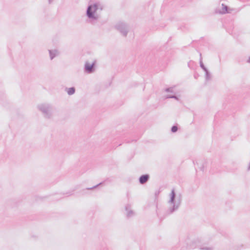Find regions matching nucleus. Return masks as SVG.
<instances>
[{
  "label": "nucleus",
  "instance_id": "aec40b11",
  "mask_svg": "<svg viewBox=\"0 0 250 250\" xmlns=\"http://www.w3.org/2000/svg\"><path fill=\"white\" fill-rule=\"evenodd\" d=\"M51 0H49V2H51Z\"/></svg>",
  "mask_w": 250,
  "mask_h": 250
},
{
  "label": "nucleus",
  "instance_id": "0eeeda50",
  "mask_svg": "<svg viewBox=\"0 0 250 250\" xmlns=\"http://www.w3.org/2000/svg\"><path fill=\"white\" fill-rule=\"evenodd\" d=\"M49 53L50 58L51 60L59 54V52L57 49L49 50Z\"/></svg>",
  "mask_w": 250,
  "mask_h": 250
},
{
  "label": "nucleus",
  "instance_id": "6ab92c4d",
  "mask_svg": "<svg viewBox=\"0 0 250 250\" xmlns=\"http://www.w3.org/2000/svg\"><path fill=\"white\" fill-rule=\"evenodd\" d=\"M248 62H250V58L249 59V60Z\"/></svg>",
  "mask_w": 250,
  "mask_h": 250
},
{
  "label": "nucleus",
  "instance_id": "ddd939ff",
  "mask_svg": "<svg viewBox=\"0 0 250 250\" xmlns=\"http://www.w3.org/2000/svg\"><path fill=\"white\" fill-rule=\"evenodd\" d=\"M200 250H213V249L210 247H204L201 248Z\"/></svg>",
  "mask_w": 250,
  "mask_h": 250
},
{
  "label": "nucleus",
  "instance_id": "f03ea898",
  "mask_svg": "<svg viewBox=\"0 0 250 250\" xmlns=\"http://www.w3.org/2000/svg\"><path fill=\"white\" fill-rule=\"evenodd\" d=\"M169 199L168 201L169 208L167 211L169 213H172L177 210L179 208L182 201L181 196H176L174 189H172L169 195Z\"/></svg>",
  "mask_w": 250,
  "mask_h": 250
},
{
  "label": "nucleus",
  "instance_id": "4468645a",
  "mask_svg": "<svg viewBox=\"0 0 250 250\" xmlns=\"http://www.w3.org/2000/svg\"><path fill=\"white\" fill-rule=\"evenodd\" d=\"M166 98H174V99H176L177 100H178V97L174 95H167L166 96Z\"/></svg>",
  "mask_w": 250,
  "mask_h": 250
},
{
  "label": "nucleus",
  "instance_id": "a211bd4d",
  "mask_svg": "<svg viewBox=\"0 0 250 250\" xmlns=\"http://www.w3.org/2000/svg\"><path fill=\"white\" fill-rule=\"evenodd\" d=\"M194 248V246H191L190 247V248H191V249H192V248Z\"/></svg>",
  "mask_w": 250,
  "mask_h": 250
},
{
  "label": "nucleus",
  "instance_id": "7ed1b4c3",
  "mask_svg": "<svg viewBox=\"0 0 250 250\" xmlns=\"http://www.w3.org/2000/svg\"><path fill=\"white\" fill-rule=\"evenodd\" d=\"M37 109L42 112L45 119H51L53 117L52 106L48 103H41L37 106Z\"/></svg>",
  "mask_w": 250,
  "mask_h": 250
},
{
  "label": "nucleus",
  "instance_id": "423d86ee",
  "mask_svg": "<svg viewBox=\"0 0 250 250\" xmlns=\"http://www.w3.org/2000/svg\"><path fill=\"white\" fill-rule=\"evenodd\" d=\"M232 9H229L227 6L222 4V8L221 9H217L216 12L217 13L225 14L227 13H230Z\"/></svg>",
  "mask_w": 250,
  "mask_h": 250
},
{
  "label": "nucleus",
  "instance_id": "20e7f679",
  "mask_svg": "<svg viewBox=\"0 0 250 250\" xmlns=\"http://www.w3.org/2000/svg\"><path fill=\"white\" fill-rule=\"evenodd\" d=\"M115 28L125 37L126 36L129 29L128 25L122 21L117 23L115 25Z\"/></svg>",
  "mask_w": 250,
  "mask_h": 250
},
{
  "label": "nucleus",
  "instance_id": "f3484780",
  "mask_svg": "<svg viewBox=\"0 0 250 250\" xmlns=\"http://www.w3.org/2000/svg\"><path fill=\"white\" fill-rule=\"evenodd\" d=\"M101 184H102V183H100V184H99V185H101ZM98 185H96V186H95L93 187V188H90L89 189H93V188H96V187H98Z\"/></svg>",
  "mask_w": 250,
  "mask_h": 250
},
{
  "label": "nucleus",
  "instance_id": "39448f33",
  "mask_svg": "<svg viewBox=\"0 0 250 250\" xmlns=\"http://www.w3.org/2000/svg\"><path fill=\"white\" fill-rule=\"evenodd\" d=\"M96 63L95 60L92 61V62H86L84 64L85 71L88 73H92L94 72L95 68L94 65Z\"/></svg>",
  "mask_w": 250,
  "mask_h": 250
},
{
  "label": "nucleus",
  "instance_id": "6e6552de",
  "mask_svg": "<svg viewBox=\"0 0 250 250\" xmlns=\"http://www.w3.org/2000/svg\"><path fill=\"white\" fill-rule=\"evenodd\" d=\"M125 210L126 211V216L128 217H130L134 215V212L131 209V206L130 205H128L125 206Z\"/></svg>",
  "mask_w": 250,
  "mask_h": 250
},
{
  "label": "nucleus",
  "instance_id": "9b49d317",
  "mask_svg": "<svg viewBox=\"0 0 250 250\" xmlns=\"http://www.w3.org/2000/svg\"><path fill=\"white\" fill-rule=\"evenodd\" d=\"M200 65L201 66V67L204 70V71H206L207 70H208L207 69V68L204 66L203 62H202V58L200 59Z\"/></svg>",
  "mask_w": 250,
  "mask_h": 250
},
{
  "label": "nucleus",
  "instance_id": "f8f14e48",
  "mask_svg": "<svg viewBox=\"0 0 250 250\" xmlns=\"http://www.w3.org/2000/svg\"><path fill=\"white\" fill-rule=\"evenodd\" d=\"M205 72H206V79L207 80H210V74L208 71V70H207L206 71H205Z\"/></svg>",
  "mask_w": 250,
  "mask_h": 250
},
{
  "label": "nucleus",
  "instance_id": "9d476101",
  "mask_svg": "<svg viewBox=\"0 0 250 250\" xmlns=\"http://www.w3.org/2000/svg\"><path fill=\"white\" fill-rule=\"evenodd\" d=\"M65 91L69 95H72L75 92V88L73 87L70 88H66Z\"/></svg>",
  "mask_w": 250,
  "mask_h": 250
},
{
  "label": "nucleus",
  "instance_id": "2eb2a0df",
  "mask_svg": "<svg viewBox=\"0 0 250 250\" xmlns=\"http://www.w3.org/2000/svg\"><path fill=\"white\" fill-rule=\"evenodd\" d=\"M165 91L167 92L174 93L172 87L166 88L165 89Z\"/></svg>",
  "mask_w": 250,
  "mask_h": 250
},
{
  "label": "nucleus",
  "instance_id": "1a4fd4ad",
  "mask_svg": "<svg viewBox=\"0 0 250 250\" xmlns=\"http://www.w3.org/2000/svg\"><path fill=\"white\" fill-rule=\"evenodd\" d=\"M148 175H143L140 177L139 182L141 184H144L148 181Z\"/></svg>",
  "mask_w": 250,
  "mask_h": 250
},
{
  "label": "nucleus",
  "instance_id": "dca6fc26",
  "mask_svg": "<svg viewBox=\"0 0 250 250\" xmlns=\"http://www.w3.org/2000/svg\"><path fill=\"white\" fill-rule=\"evenodd\" d=\"M178 130V127L175 126V125H174L171 128V131L172 132H176Z\"/></svg>",
  "mask_w": 250,
  "mask_h": 250
},
{
  "label": "nucleus",
  "instance_id": "f257e3e1",
  "mask_svg": "<svg viewBox=\"0 0 250 250\" xmlns=\"http://www.w3.org/2000/svg\"><path fill=\"white\" fill-rule=\"evenodd\" d=\"M103 5L100 2H96L89 5L86 10V16L90 22L93 23L100 18L99 13L102 11Z\"/></svg>",
  "mask_w": 250,
  "mask_h": 250
}]
</instances>
